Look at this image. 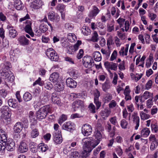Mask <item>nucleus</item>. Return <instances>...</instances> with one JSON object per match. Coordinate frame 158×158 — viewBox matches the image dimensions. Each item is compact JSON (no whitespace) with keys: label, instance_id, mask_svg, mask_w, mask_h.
Segmentation results:
<instances>
[{"label":"nucleus","instance_id":"f257e3e1","mask_svg":"<svg viewBox=\"0 0 158 158\" xmlns=\"http://www.w3.org/2000/svg\"><path fill=\"white\" fill-rule=\"evenodd\" d=\"M91 139L89 137H86L82 140V143L84 145L83 151L82 152L83 158H86L90 155V153L95 147L90 143Z\"/></svg>","mask_w":158,"mask_h":158},{"label":"nucleus","instance_id":"f03ea898","mask_svg":"<svg viewBox=\"0 0 158 158\" xmlns=\"http://www.w3.org/2000/svg\"><path fill=\"white\" fill-rule=\"evenodd\" d=\"M52 107L50 105L42 107L36 112L37 118L40 121L45 118L48 113H52Z\"/></svg>","mask_w":158,"mask_h":158},{"label":"nucleus","instance_id":"7ed1b4c3","mask_svg":"<svg viewBox=\"0 0 158 158\" xmlns=\"http://www.w3.org/2000/svg\"><path fill=\"white\" fill-rule=\"evenodd\" d=\"M46 54L52 61H57L58 60L59 56L52 48H50L47 49L46 52Z\"/></svg>","mask_w":158,"mask_h":158},{"label":"nucleus","instance_id":"20e7f679","mask_svg":"<svg viewBox=\"0 0 158 158\" xmlns=\"http://www.w3.org/2000/svg\"><path fill=\"white\" fill-rule=\"evenodd\" d=\"M82 62L84 66L88 69L92 68L94 65L93 58L89 56H84L82 59Z\"/></svg>","mask_w":158,"mask_h":158},{"label":"nucleus","instance_id":"39448f33","mask_svg":"<svg viewBox=\"0 0 158 158\" xmlns=\"http://www.w3.org/2000/svg\"><path fill=\"white\" fill-rule=\"evenodd\" d=\"M102 134L100 131L98 130L94 132V137L95 138L93 140L92 138L91 139L90 143L93 145V146L96 147L100 143V139L102 138Z\"/></svg>","mask_w":158,"mask_h":158},{"label":"nucleus","instance_id":"423d86ee","mask_svg":"<svg viewBox=\"0 0 158 158\" xmlns=\"http://www.w3.org/2000/svg\"><path fill=\"white\" fill-rule=\"evenodd\" d=\"M11 67L10 63L8 61L4 62L2 63L0 65V74L1 75H5L4 74L8 72V70Z\"/></svg>","mask_w":158,"mask_h":158},{"label":"nucleus","instance_id":"0eeeda50","mask_svg":"<svg viewBox=\"0 0 158 158\" xmlns=\"http://www.w3.org/2000/svg\"><path fill=\"white\" fill-rule=\"evenodd\" d=\"M3 119L6 120L10 118L11 116V111L7 106H4L1 108Z\"/></svg>","mask_w":158,"mask_h":158},{"label":"nucleus","instance_id":"6e6552de","mask_svg":"<svg viewBox=\"0 0 158 158\" xmlns=\"http://www.w3.org/2000/svg\"><path fill=\"white\" fill-rule=\"evenodd\" d=\"M2 145L5 146V149L8 151H12L15 149V143L12 139L9 140L6 142H2Z\"/></svg>","mask_w":158,"mask_h":158},{"label":"nucleus","instance_id":"1a4fd4ad","mask_svg":"<svg viewBox=\"0 0 158 158\" xmlns=\"http://www.w3.org/2000/svg\"><path fill=\"white\" fill-rule=\"evenodd\" d=\"M62 128L63 130L72 132L75 129V125L72 122H68L64 123L63 125Z\"/></svg>","mask_w":158,"mask_h":158},{"label":"nucleus","instance_id":"9d476101","mask_svg":"<svg viewBox=\"0 0 158 158\" xmlns=\"http://www.w3.org/2000/svg\"><path fill=\"white\" fill-rule=\"evenodd\" d=\"M92 131L91 127L87 124L84 125L82 128V133L84 135H89L91 134Z\"/></svg>","mask_w":158,"mask_h":158},{"label":"nucleus","instance_id":"9b49d317","mask_svg":"<svg viewBox=\"0 0 158 158\" xmlns=\"http://www.w3.org/2000/svg\"><path fill=\"white\" fill-rule=\"evenodd\" d=\"M26 25L24 28L25 32L28 33L31 37L34 36V33L32 31L31 27V23L29 20H27L26 22Z\"/></svg>","mask_w":158,"mask_h":158},{"label":"nucleus","instance_id":"f8f14e48","mask_svg":"<svg viewBox=\"0 0 158 158\" xmlns=\"http://www.w3.org/2000/svg\"><path fill=\"white\" fill-rule=\"evenodd\" d=\"M49 80L54 83L59 82L60 81L59 73L57 72H54L52 73L50 75Z\"/></svg>","mask_w":158,"mask_h":158},{"label":"nucleus","instance_id":"ddd939ff","mask_svg":"<svg viewBox=\"0 0 158 158\" xmlns=\"http://www.w3.org/2000/svg\"><path fill=\"white\" fill-rule=\"evenodd\" d=\"M43 5V2L40 0H36L32 2L31 5V7L34 9H38L41 7Z\"/></svg>","mask_w":158,"mask_h":158},{"label":"nucleus","instance_id":"4468645a","mask_svg":"<svg viewBox=\"0 0 158 158\" xmlns=\"http://www.w3.org/2000/svg\"><path fill=\"white\" fill-rule=\"evenodd\" d=\"M48 30V28L47 26L44 24H42L40 26L39 30H35V33H37L38 35L40 36L41 35L42 33H44L47 31Z\"/></svg>","mask_w":158,"mask_h":158},{"label":"nucleus","instance_id":"2eb2a0df","mask_svg":"<svg viewBox=\"0 0 158 158\" xmlns=\"http://www.w3.org/2000/svg\"><path fill=\"white\" fill-rule=\"evenodd\" d=\"M59 133L56 132L54 134V141L56 144H60L63 141L61 135V132Z\"/></svg>","mask_w":158,"mask_h":158},{"label":"nucleus","instance_id":"dca6fc26","mask_svg":"<svg viewBox=\"0 0 158 158\" xmlns=\"http://www.w3.org/2000/svg\"><path fill=\"white\" fill-rule=\"evenodd\" d=\"M4 75L1 76L6 81L10 82H12L14 81L15 77L13 74L11 73H10L9 72H7L4 74Z\"/></svg>","mask_w":158,"mask_h":158},{"label":"nucleus","instance_id":"f3484780","mask_svg":"<svg viewBox=\"0 0 158 158\" xmlns=\"http://www.w3.org/2000/svg\"><path fill=\"white\" fill-rule=\"evenodd\" d=\"M132 117L133 118V121L134 123L136 124L135 127V129L137 130L139 126V118L137 116V114L136 113L134 112L133 114L132 115Z\"/></svg>","mask_w":158,"mask_h":158},{"label":"nucleus","instance_id":"a211bd4d","mask_svg":"<svg viewBox=\"0 0 158 158\" xmlns=\"http://www.w3.org/2000/svg\"><path fill=\"white\" fill-rule=\"evenodd\" d=\"M66 84L69 87L75 88L77 86V82L71 78H68L66 80Z\"/></svg>","mask_w":158,"mask_h":158},{"label":"nucleus","instance_id":"6ab92c4d","mask_svg":"<svg viewBox=\"0 0 158 158\" xmlns=\"http://www.w3.org/2000/svg\"><path fill=\"white\" fill-rule=\"evenodd\" d=\"M31 128L32 131L31 133V136L32 138H35L39 135L38 129L36 128V126L34 125H31Z\"/></svg>","mask_w":158,"mask_h":158},{"label":"nucleus","instance_id":"aec40b11","mask_svg":"<svg viewBox=\"0 0 158 158\" xmlns=\"http://www.w3.org/2000/svg\"><path fill=\"white\" fill-rule=\"evenodd\" d=\"M84 102L83 101L81 100H78L75 101L72 104L73 106V108L74 111H76V108H78L80 107H83Z\"/></svg>","mask_w":158,"mask_h":158},{"label":"nucleus","instance_id":"412c9836","mask_svg":"<svg viewBox=\"0 0 158 158\" xmlns=\"http://www.w3.org/2000/svg\"><path fill=\"white\" fill-rule=\"evenodd\" d=\"M28 150V148L27 144L24 142H22L19 145V151L21 153H24L27 152Z\"/></svg>","mask_w":158,"mask_h":158},{"label":"nucleus","instance_id":"4be33fe9","mask_svg":"<svg viewBox=\"0 0 158 158\" xmlns=\"http://www.w3.org/2000/svg\"><path fill=\"white\" fill-rule=\"evenodd\" d=\"M23 129V124L20 122L15 123L14 127V130L16 133H19Z\"/></svg>","mask_w":158,"mask_h":158},{"label":"nucleus","instance_id":"5701e85b","mask_svg":"<svg viewBox=\"0 0 158 158\" xmlns=\"http://www.w3.org/2000/svg\"><path fill=\"white\" fill-rule=\"evenodd\" d=\"M112 98V95L109 93H107L103 96L102 101L104 103H108Z\"/></svg>","mask_w":158,"mask_h":158},{"label":"nucleus","instance_id":"b1692460","mask_svg":"<svg viewBox=\"0 0 158 158\" xmlns=\"http://www.w3.org/2000/svg\"><path fill=\"white\" fill-rule=\"evenodd\" d=\"M8 102L9 106L10 107L15 108L17 106V101L15 99H9L8 101Z\"/></svg>","mask_w":158,"mask_h":158},{"label":"nucleus","instance_id":"393cba45","mask_svg":"<svg viewBox=\"0 0 158 158\" xmlns=\"http://www.w3.org/2000/svg\"><path fill=\"white\" fill-rule=\"evenodd\" d=\"M19 41L22 45H26L29 44V40L25 36H21L18 39Z\"/></svg>","mask_w":158,"mask_h":158},{"label":"nucleus","instance_id":"a878e982","mask_svg":"<svg viewBox=\"0 0 158 158\" xmlns=\"http://www.w3.org/2000/svg\"><path fill=\"white\" fill-rule=\"evenodd\" d=\"M55 90L58 92L62 91L64 89V86L62 83L57 82L55 83Z\"/></svg>","mask_w":158,"mask_h":158},{"label":"nucleus","instance_id":"bb28decb","mask_svg":"<svg viewBox=\"0 0 158 158\" xmlns=\"http://www.w3.org/2000/svg\"><path fill=\"white\" fill-rule=\"evenodd\" d=\"M93 56L94 60L96 61H100L102 59L101 54L99 52L96 51L93 53Z\"/></svg>","mask_w":158,"mask_h":158},{"label":"nucleus","instance_id":"cd10ccee","mask_svg":"<svg viewBox=\"0 0 158 158\" xmlns=\"http://www.w3.org/2000/svg\"><path fill=\"white\" fill-rule=\"evenodd\" d=\"M38 149L42 152H45L48 149V147L46 144L43 143H41L38 146Z\"/></svg>","mask_w":158,"mask_h":158},{"label":"nucleus","instance_id":"c85d7f7f","mask_svg":"<svg viewBox=\"0 0 158 158\" xmlns=\"http://www.w3.org/2000/svg\"><path fill=\"white\" fill-rule=\"evenodd\" d=\"M38 147L34 143L30 144V149L31 151L33 153H35L37 152Z\"/></svg>","mask_w":158,"mask_h":158},{"label":"nucleus","instance_id":"c756f323","mask_svg":"<svg viewBox=\"0 0 158 158\" xmlns=\"http://www.w3.org/2000/svg\"><path fill=\"white\" fill-rule=\"evenodd\" d=\"M23 99L26 102H28L32 99V95L28 92L25 93L23 96Z\"/></svg>","mask_w":158,"mask_h":158},{"label":"nucleus","instance_id":"7c9ffc66","mask_svg":"<svg viewBox=\"0 0 158 158\" xmlns=\"http://www.w3.org/2000/svg\"><path fill=\"white\" fill-rule=\"evenodd\" d=\"M150 131L148 128H145L141 131V135L145 137L148 136L149 134Z\"/></svg>","mask_w":158,"mask_h":158},{"label":"nucleus","instance_id":"2f4dec72","mask_svg":"<svg viewBox=\"0 0 158 158\" xmlns=\"http://www.w3.org/2000/svg\"><path fill=\"white\" fill-rule=\"evenodd\" d=\"M70 76L74 79H76L78 76L77 71L75 69H72L69 72Z\"/></svg>","mask_w":158,"mask_h":158},{"label":"nucleus","instance_id":"473e14b6","mask_svg":"<svg viewBox=\"0 0 158 158\" xmlns=\"http://www.w3.org/2000/svg\"><path fill=\"white\" fill-rule=\"evenodd\" d=\"M17 35V31L15 29L12 28L10 29L9 35L10 38H14Z\"/></svg>","mask_w":158,"mask_h":158},{"label":"nucleus","instance_id":"72a5a7b5","mask_svg":"<svg viewBox=\"0 0 158 158\" xmlns=\"http://www.w3.org/2000/svg\"><path fill=\"white\" fill-rule=\"evenodd\" d=\"M110 87V84L109 82L106 81L102 85V88L103 90L105 92H106Z\"/></svg>","mask_w":158,"mask_h":158},{"label":"nucleus","instance_id":"f704fd0d","mask_svg":"<svg viewBox=\"0 0 158 158\" xmlns=\"http://www.w3.org/2000/svg\"><path fill=\"white\" fill-rule=\"evenodd\" d=\"M101 52L104 55H105L106 59H108L110 56V51L109 50H106L103 49H101Z\"/></svg>","mask_w":158,"mask_h":158},{"label":"nucleus","instance_id":"c9c22d12","mask_svg":"<svg viewBox=\"0 0 158 158\" xmlns=\"http://www.w3.org/2000/svg\"><path fill=\"white\" fill-rule=\"evenodd\" d=\"M98 35L96 31H94L91 39V40L93 42H97L98 40Z\"/></svg>","mask_w":158,"mask_h":158},{"label":"nucleus","instance_id":"e433bc0d","mask_svg":"<svg viewBox=\"0 0 158 158\" xmlns=\"http://www.w3.org/2000/svg\"><path fill=\"white\" fill-rule=\"evenodd\" d=\"M44 82L43 81H41V79L40 77H39L37 80L35 81L33 83V85L35 86V85L38 84L40 86H42L44 85Z\"/></svg>","mask_w":158,"mask_h":158},{"label":"nucleus","instance_id":"4c0bfd02","mask_svg":"<svg viewBox=\"0 0 158 158\" xmlns=\"http://www.w3.org/2000/svg\"><path fill=\"white\" fill-rule=\"evenodd\" d=\"M89 30H88V28L87 27H83L81 29V31L82 33L83 34L85 35H88L89 33H90V31Z\"/></svg>","mask_w":158,"mask_h":158},{"label":"nucleus","instance_id":"58836bf2","mask_svg":"<svg viewBox=\"0 0 158 158\" xmlns=\"http://www.w3.org/2000/svg\"><path fill=\"white\" fill-rule=\"evenodd\" d=\"M67 119V116L64 114H62L59 118L58 122V123L60 125L63 122L65 121Z\"/></svg>","mask_w":158,"mask_h":158},{"label":"nucleus","instance_id":"ea45409f","mask_svg":"<svg viewBox=\"0 0 158 158\" xmlns=\"http://www.w3.org/2000/svg\"><path fill=\"white\" fill-rule=\"evenodd\" d=\"M99 10H92L89 15V17L92 19L95 16L99 13Z\"/></svg>","mask_w":158,"mask_h":158},{"label":"nucleus","instance_id":"a19ab883","mask_svg":"<svg viewBox=\"0 0 158 158\" xmlns=\"http://www.w3.org/2000/svg\"><path fill=\"white\" fill-rule=\"evenodd\" d=\"M140 115L141 119L143 120L147 119L150 117L148 114H146L142 111L140 113Z\"/></svg>","mask_w":158,"mask_h":158},{"label":"nucleus","instance_id":"79ce46f5","mask_svg":"<svg viewBox=\"0 0 158 158\" xmlns=\"http://www.w3.org/2000/svg\"><path fill=\"white\" fill-rule=\"evenodd\" d=\"M80 156L79 153L77 151H75L72 152L70 158H79Z\"/></svg>","mask_w":158,"mask_h":158},{"label":"nucleus","instance_id":"37998d69","mask_svg":"<svg viewBox=\"0 0 158 158\" xmlns=\"http://www.w3.org/2000/svg\"><path fill=\"white\" fill-rule=\"evenodd\" d=\"M109 121L111 123L114 125H116L118 123L116 117L115 116L113 117L110 118Z\"/></svg>","mask_w":158,"mask_h":158},{"label":"nucleus","instance_id":"c03bdc74","mask_svg":"<svg viewBox=\"0 0 158 158\" xmlns=\"http://www.w3.org/2000/svg\"><path fill=\"white\" fill-rule=\"evenodd\" d=\"M90 111L93 113H95V106L92 103H90L88 106Z\"/></svg>","mask_w":158,"mask_h":158},{"label":"nucleus","instance_id":"a18cd8bd","mask_svg":"<svg viewBox=\"0 0 158 158\" xmlns=\"http://www.w3.org/2000/svg\"><path fill=\"white\" fill-rule=\"evenodd\" d=\"M56 15H55L54 12L53 11L49 12L48 14V19L50 20L53 21L54 20V18Z\"/></svg>","mask_w":158,"mask_h":158},{"label":"nucleus","instance_id":"49530a36","mask_svg":"<svg viewBox=\"0 0 158 158\" xmlns=\"http://www.w3.org/2000/svg\"><path fill=\"white\" fill-rule=\"evenodd\" d=\"M81 44V41L80 40H78L76 44L73 46L74 48V51H77L78 48L79 46Z\"/></svg>","mask_w":158,"mask_h":158},{"label":"nucleus","instance_id":"de8ad7c7","mask_svg":"<svg viewBox=\"0 0 158 158\" xmlns=\"http://www.w3.org/2000/svg\"><path fill=\"white\" fill-rule=\"evenodd\" d=\"M94 102L96 106L97 109H98L101 106V102L99 101V99H98L94 100Z\"/></svg>","mask_w":158,"mask_h":158},{"label":"nucleus","instance_id":"09e8293b","mask_svg":"<svg viewBox=\"0 0 158 158\" xmlns=\"http://www.w3.org/2000/svg\"><path fill=\"white\" fill-rule=\"evenodd\" d=\"M151 126L152 131H154L155 133L157 132L158 131V126L157 125L152 124H151Z\"/></svg>","mask_w":158,"mask_h":158},{"label":"nucleus","instance_id":"8fccbe9b","mask_svg":"<svg viewBox=\"0 0 158 158\" xmlns=\"http://www.w3.org/2000/svg\"><path fill=\"white\" fill-rule=\"evenodd\" d=\"M84 54V51L82 49H81L80 50L79 52L77 54V58L78 59H81V58L82 57V56Z\"/></svg>","mask_w":158,"mask_h":158},{"label":"nucleus","instance_id":"3c124183","mask_svg":"<svg viewBox=\"0 0 158 158\" xmlns=\"http://www.w3.org/2000/svg\"><path fill=\"white\" fill-rule=\"evenodd\" d=\"M100 96V92L97 89L94 93V100L99 99V97Z\"/></svg>","mask_w":158,"mask_h":158},{"label":"nucleus","instance_id":"603ef678","mask_svg":"<svg viewBox=\"0 0 158 158\" xmlns=\"http://www.w3.org/2000/svg\"><path fill=\"white\" fill-rule=\"evenodd\" d=\"M64 27L65 29L69 31L72 30L73 28V25L71 24H70L69 23H65Z\"/></svg>","mask_w":158,"mask_h":158},{"label":"nucleus","instance_id":"864d4df0","mask_svg":"<svg viewBox=\"0 0 158 158\" xmlns=\"http://www.w3.org/2000/svg\"><path fill=\"white\" fill-rule=\"evenodd\" d=\"M127 125V121L125 119H123L121 122V125L123 128H126Z\"/></svg>","mask_w":158,"mask_h":158},{"label":"nucleus","instance_id":"5fc2aeb1","mask_svg":"<svg viewBox=\"0 0 158 158\" xmlns=\"http://www.w3.org/2000/svg\"><path fill=\"white\" fill-rule=\"evenodd\" d=\"M1 139H0V142L2 141V142H6V140H7V137L3 133L2 134L1 133Z\"/></svg>","mask_w":158,"mask_h":158},{"label":"nucleus","instance_id":"6e6d98bb","mask_svg":"<svg viewBox=\"0 0 158 158\" xmlns=\"http://www.w3.org/2000/svg\"><path fill=\"white\" fill-rule=\"evenodd\" d=\"M7 94V91L5 89L0 90V96L3 98H5Z\"/></svg>","mask_w":158,"mask_h":158},{"label":"nucleus","instance_id":"4d7b16f0","mask_svg":"<svg viewBox=\"0 0 158 158\" xmlns=\"http://www.w3.org/2000/svg\"><path fill=\"white\" fill-rule=\"evenodd\" d=\"M31 122L32 123L31 125H34V126H36L37 123V121L35 118L34 116L29 117Z\"/></svg>","mask_w":158,"mask_h":158},{"label":"nucleus","instance_id":"13d9d810","mask_svg":"<svg viewBox=\"0 0 158 158\" xmlns=\"http://www.w3.org/2000/svg\"><path fill=\"white\" fill-rule=\"evenodd\" d=\"M151 94V93L149 92L146 91L144 92L143 95L142 96L145 100H146L149 97L150 94Z\"/></svg>","mask_w":158,"mask_h":158},{"label":"nucleus","instance_id":"bf43d9fd","mask_svg":"<svg viewBox=\"0 0 158 158\" xmlns=\"http://www.w3.org/2000/svg\"><path fill=\"white\" fill-rule=\"evenodd\" d=\"M117 54V52L115 50H114L111 56L110 59V60L112 61L114 60L116 58Z\"/></svg>","mask_w":158,"mask_h":158},{"label":"nucleus","instance_id":"052dcab7","mask_svg":"<svg viewBox=\"0 0 158 158\" xmlns=\"http://www.w3.org/2000/svg\"><path fill=\"white\" fill-rule=\"evenodd\" d=\"M71 96L73 97L74 99L77 98H80L81 97V95L80 94H76L74 93H71Z\"/></svg>","mask_w":158,"mask_h":158},{"label":"nucleus","instance_id":"680f3d73","mask_svg":"<svg viewBox=\"0 0 158 158\" xmlns=\"http://www.w3.org/2000/svg\"><path fill=\"white\" fill-rule=\"evenodd\" d=\"M152 85V81L151 80H149L146 83V88L147 90L151 88Z\"/></svg>","mask_w":158,"mask_h":158},{"label":"nucleus","instance_id":"e2e57ef3","mask_svg":"<svg viewBox=\"0 0 158 158\" xmlns=\"http://www.w3.org/2000/svg\"><path fill=\"white\" fill-rule=\"evenodd\" d=\"M111 65L110 66V69L111 70H116L117 69V64L115 63L112 62H111Z\"/></svg>","mask_w":158,"mask_h":158},{"label":"nucleus","instance_id":"0e129e2a","mask_svg":"<svg viewBox=\"0 0 158 158\" xmlns=\"http://www.w3.org/2000/svg\"><path fill=\"white\" fill-rule=\"evenodd\" d=\"M56 93H53L52 94L51 100L52 102H55L56 99L58 98Z\"/></svg>","mask_w":158,"mask_h":158},{"label":"nucleus","instance_id":"69168bd1","mask_svg":"<svg viewBox=\"0 0 158 158\" xmlns=\"http://www.w3.org/2000/svg\"><path fill=\"white\" fill-rule=\"evenodd\" d=\"M73 46H69V48H67V49L68 50V51H69L68 52L69 54H73V53L75 52L76 51H74V48Z\"/></svg>","mask_w":158,"mask_h":158},{"label":"nucleus","instance_id":"338daca9","mask_svg":"<svg viewBox=\"0 0 158 158\" xmlns=\"http://www.w3.org/2000/svg\"><path fill=\"white\" fill-rule=\"evenodd\" d=\"M65 6L63 4H59L57 6V10H63L65 9Z\"/></svg>","mask_w":158,"mask_h":158},{"label":"nucleus","instance_id":"774afa93","mask_svg":"<svg viewBox=\"0 0 158 158\" xmlns=\"http://www.w3.org/2000/svg\"><path fill=\"white\" fill-rule=\"evenodd\" d=\"M125 62L124 61H122L119 65V69L121 70H123L125 69L124 66Z\"/></svg>","mask_w":158,"mask_h":158}]
</instances>
